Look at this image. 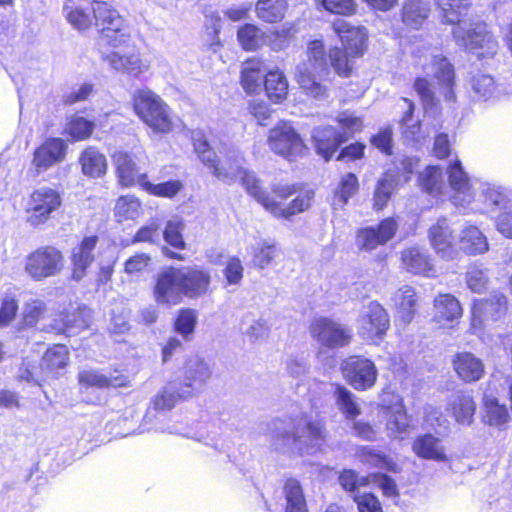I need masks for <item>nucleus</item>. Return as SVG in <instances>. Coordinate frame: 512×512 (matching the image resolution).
I'll list each match as a JSON object with an SVG mask.
<instances>
[{
	"mask_svg": "<svg viewBox=\"0 0 512 512\" xmlns=\"http://www.w3.org/2000/svg\"><path fill=\"white\" fill-rule=\"evenodd\" d=\"M280 420L273 422L271 441L275 449L293 454H309L326 440L328 431L325 421L315 411H305L290 417L283 426Z\"/></svg>",
	"mask_w": 512,
	"mask_h": 512,
	"instance_id": "nucleus-1",
	"label": "nucleus"
},
{
	"mask_svg": "<svg viewBox=\"0 0 512 512\" xmlns=\"http://www.w3.org/2000/svg\"><path fill=\"white\" fill-rule=\"evenodd\" d=\"M437 3L442 11L443 21L455 25L452 34L458 46L479 58L496 54L498 44L493 35L486 31V26L461 19L470 5V0H437Z\"/></svg>",
	"mask_w": 512,
	"mask_h": 512,
	"instance_id": "nucleus-2",
	"label": "nucleus"
},
{
	"mask_svg": "<svg viewBox=\"0 0 512 512\" xmlns=\"http://www.w3.org/2000/svg\"><path fill=\"white\" fill-rule=\"evenodd\" d=\"M249 186L250 195L263 206V208L278 218L290 217L308 210L314 198L312 190L301 192L287 205L283 202L299 190L296 184L275 183L271 187L272 195L265 192L261 186H255V180Z\"/></svg>",
	"mask_w": 512,
	"mask_h": 512,
	"instance_id": "nucleus-3",
	"label": "nucleus"
},
{
	"mask_svg": "<svg viewBox=\"0 0 512 512\" xmlns=\"http://www.w3.org/2000/svg\"><path fill=\"white\" fill-rule=\"evenodd\" d=\"M111 50L103 53L102 59L111 69L137 77L147 72L151 67V62L143 56L140 47L132 36L131 31L120 34L104 44Z\"/></svg>",
	"mask_w": 512,
	"mask_h": 512,
	"instance_id": "nucleus-4",
	"label": "nucleus"
},
{
	"mask_svg": "<svg viewBox=\"0 0 512 512\" xmlns=\"http://www.w3.org/2000/svg\"><path fill=\"white\" fill-rule=\"evenodd\" d=\"M333 30L341 39L344 50L335 47L329 52L332 67L339 75L347 76L352 69V59L363 55L367 39L366 29L351 26L343 19L333 23Z\"/></svg>",
	"mask_w": 512,
	"mask_h": 512,
	"instance_id": "nucleus-5",
	"label": "nucleus"
},
{
	"mask_svg": "<svg viewBox=\"0 0 512 512\" xmlns=\"http://www.w3.org/2000/svg\"><path fill=\"white\" fill-rule=\"evenodd\" d=\"M340 129L332 126L318 127L312 132L316 151L325 161H328L338 147L346 142L355 132L362 129V119L354 113L345 111L337 116Z\"/></svg>",
	"mask_w": 512,
	"mask_h": 512,
	"instance_id": "nucleus-6",
	"label": "nucleus"
},
{
	"mask_svg": "<svg viewBox=\"0 0 512 512\" xmlns=\"http://www.w3.org/2000/svg\"><path fill=\"white\" fill-rule=\"evenodd\" d=\"M133 107L137 116L154 133L166 134L172 130L171 109L167 103L150 89L137 90L133 95Z\"/></svg>",
	"mask_w": 512,
	"mask_h": 512,
	"instance_id": "nucleus-7",
	"label": "nucleus"
},
{
	"mask_svg": "<svg viewBox=\"0 0 512 512\" xmlns=\"http://www.w3.org/2000/svg\"><path fill=\"white\" fill-rule=\"evenodd\" d=\"M219 153L220 155L214 162V166L210 168L212 174L218 180L232 184L240 179L249 195V186L253 183L250 179L255 180L256 187L261 186L254 173L245 168V159L237 148L224 147Z\"/></svg>",
	"mask_w": 512,
	"mask_h": 512,
	"instance_id": "nucleus-8",
	"label": "nucleus"
},
{
	"mask_svg": "<svg viewBox=\"0 0 512 512\" xmlns=\"http://www.w3.org/2000/svg\"><path fill=\"white\" fill-rule=\"evenodd\" d=\"M308 62L298 65L296 79L304 92L316 99L326 94V88L317 80L316 75L326 72L324 45L320 40H314L308 47Z\"/></svg>",
	"mask_w": 512,
	"mask_h": 512,
	"instance_id": "nucleus-9",
	"label": "nucleus"
},
{
	"mask_svg": "<svg viewBox=\"0 0 512 512\" xmlns=\"http://www.w3.org/2000/svg\"><path fill=\"white\" fill-rule=\"evenodd\" d=\"M64 256L54 246H43L30 253L25 260V272L35 281H42L61 273Z\"/></svg>",
	"mask_w": 512,
	"mask_h": 512,
	"instance_id": "nucleus-10",
	"label": "nucleus"
},
{
	"mask_svg": "<svg viewBox=\"0 0 512 512\" xmlns=\"http://www.w3.org/2000/svg\"><path fill=\"white\" fill-rule=\"evenodd\" d=\"M341 371L346 381L359 391L371 389L378 377L374 362L362 356H350L343 360Z\"/></svg>",
	"mask_w": 512,
	"mask_h": 512,
	"instance_id": "nucleus-11",
	"label": "nucleus"
},
{
	"mask_svg": "<svg viewBox=\"0 0 512 512\" xmlns=\"http://www.w3.org/2000/svg\"><path fill=\"white\" fill-rule=\"evenodd\" d=\"M92 9L95 25L99 28L100 45L131 31L119 12L107 2L94 1Z\"/></svg>",
	"mask_w": 512,
	"mask_h": 512,
	"instance_id": "nucleus-12",
	"label": "nucleus"
},
{
	"mask_svg": "<svg viewBox=\"0 0 512 512\" xmlns=\"http://www.w3.org/2000/svg\"><path fill=\"white\" fill-rule=\"evenodd\" d=\"M390 326L386 310L377 302L364 305L358 318V333L369 341H379Z\"/></svg>",
	"mask_w": 512,
	"mask_h": 512,
	"instance_id": "nucleus-13",
	"label": "nucleus"
},
{
	"mask_svg": "<svg viewBox=\"0 0 512 512\" xmlns=\"http://www.w3.org/2000/svg\"><path fill=\"white\" fill-rule=\"evenodd\" d=\"M61 205L62 198L56 190L48 187L39 188L31 195L27 222L34 227L40 226L46 223Z\"/></svg>",
	"mask_w": 512,
	"mask_h": 512,
	"instance_id": "nucleus-14",
	"label": "nucleus"
},
{
	"mask_svg": "<svg viewBox=\"0 0 512 512\" xmlns=\"http://www.w3.org/2000/svg\"><path fill=\"white\" fill-rule=\"evenodd\" d=\"M309 329L313 339L327 348L344 347L352 338L349 328L330 318L321 317L313 320Z\"/></svg>",
	"mask_w": 512,
	"mask_h": 512,
	"instance_id": "nucleus-15",
	"label": "nucleus"
},
{
	"mask_svg": "<svg viewBox=\"0 0 512 512\" xmlns=\"http://www.w3.org/2000/svg\"><path fill=\"white\" fill-rule=\"evenodd\" d=\"M211 376L212 369L204 358L190 357L183 366L182 380L178 383L182 387L181 395L193 397L205 387Z\"/></svg>",
	"mask_w": 512,
	"mask_h": 512,
	"instance_id": "nucleus-16",
	"label": "nucleus"
},
{
	"mask_svg": "<svg viewBox=\"0 0 512 512\" xmlns=\"http://www.w3.org/2000/svg\"><path fill=\"white\" fill-rule=\"evenodd\" d=\"M268 144L272 151L286 158L300 155L305 148L300 135L286 122L270 130Z\"/></svg>",
	"mask_w": 512,
	"mask_h": 512,
	"instance_id": "nucleus-17",
	"label": "nucleus"
},
{
	"mask_svg": "<svg viewBox=\"0 0 512 512\" xmlns=\"http://www.w3.org/2000/svg\"><path fill=\"white\" fill-rule=\"evenodd\" d=\"M428 239L442 258L453 260L458 255V236L447 218H438L428 230Z\"/></svg>",
	"mask_w": 512,
	"mask_h": 512,
	"instance_id": "nucleus-18",
	"label": "nucleus"
},
{
	"mask_svg": "<svg viewBox=\"0 0 512 512\" xmlns=\"http://www.w3.org/2000/svg\"><path fill=\"white\" fill-rule=\"evenodd\" d=\"M398 222L392 217L383 219L376 227L370 226L358 230L356 244L360 250L373 251L394 238Z\"/></svg>",
	"mask_w": 512,
	"mask_h": 512,
	"instance_id": "nucleus-19",
	"label": "nucleus"
},
{
	"mask_svg": "<svg viewBox=\"0 0 512 512\" xmlns=\"http://www.w3.org/2000/svg\"><path fill=\"white\" fill-rule=\"evenodd\" d=\"M153 295L155 301L161 305L173 306L181 303L183 292L177 268L170 267L157 275Z\"/></svg>",
	"mask_w": 512,
	"mask_h": 512,
	"instance_id": "nucleus-20",
	"label": "nucleus"
},
{
	"mask_svg": "<svg viewBox=\"0 0 512 512\" xmlns=\"http://www.w3.org/2000/svg\"><path fill=\"white\" fill-rule=\"evenodd\" d=\"M177 269L183 296L189 299H198L209 292L211 275L208 271L190 266Z\"/></svg>",
	"mask_w": 512,
	"mask_h": 512,
	"instance_id": "nucleus-21",
	"label": "nucleus"
},
{
	"mask_svg": "<svg viewBox=\"0 0 512 512\" xmlns=\"http://www.w3.org/2000/svg\"><path fill=\"white\" fill-rule=\"evenodd\" d=\"M506 304V297L502 294L476 300L472 310V326L477 328L485 322L496 321L505 313Z\"/></svg>",
	"mask_w": 512,
	"mask_h": 512,
	"instance_id": "nucleus-22",
	"label": "nucleus"
},
{
	"mask_svg": "<svg viewBox=\"0 0 512 512\" xmlns=\"http://www.w3.org/2000/svg\"><path fill=\"white\" fill-rule=\"evenodd\" d=\"M449 183L454 191L451 200L456 206H466L474 199V190L471 187L467 173L463 170L461 162L455 160L448 168Z\"/></svg>",
	"mask_w": 512,
	"mask_h": 512,
	"instance_id": "nucleus-23",
	"label": "nucleus"
},
{
	"mask_svg": "<svg viewBox=\"0 0 512 512\" xmlns=\"http://www.w3.org/2000/svg\"><path fill=\"white\" fill-rule=\"evenodd\" d=\"M401 264L407 272L433 277L436 269L433 261L424 248L413 246L405 248L401 251Z\"/></svg>",
	"mask_w": 512,
	"mask_h": 512,
	"instance_id": "nucleus-24",
	"label": "nucleus"
},
{
	"mask_svg": "<svg viewBox=\"0 0 512 512\" xmlns=\"http://www.w3.org/2000/svg\"><path fill=\"white\" fill-rule=\"evenodd\" d=\"M98 242L95 235L87 236L75 246L71 251L72 278L81 280L85 275L88 267L94 262V250Z\"/></svg>",
	"mask_w": 512,
	"mask_h": 512,
	"instance_id": "nucleus-25",
	"label": "nucleus"
},
{
	"mask_svg": "<svg viewBox=\"0 0 512 512\" xmlns=\"http://www.w3.org/2000/svg\"><path fill=\"white\" fill-rule=\"evenodd\" d=\"M67 148L63 139L49 138L35 150L32 163L38 170H47L64 160Z\"/></svg>",
	"mask_w": 512,
	"mask_h": 512,
	"instance_id": "nucleus-26",
	"label": "nucleus"
},
{
	"mask_svg": "<svg viewBox=\"0 0 512 512\" xmlns=\"http://www.w3.org/2000/svg\"><path fill=\"white\" fill-rule=\"evenodd\" d=\"M112 162L115 166L118 181L122 186L129 187L133 184L145 181L146 175L140 174L135 157L125 151H116L112 155Z\"/></svg>",
	"mask_w": 512,
	"mask_h": 512,
	"instance_id": "nucleus-27",
	"label": "nucleus"
},
{
	"mask_svg": "<svg viewBox=\"0 0 512 512\" xmlns=\"http://www.w3.org/2000/svg\"><path fill=\"white\" fill-rule=\"evenodd\" d=\"M412 451L419 458L436 462H447L449 457L440 438L426 433L417 436L412 442Z\"/></svg>",
	"mask_w": 512,
	"mask_h": 512,
	"instance_id": "nucleus-28",
	"label": "nucleus"
},
{
	"mask_svg": "<svg viewBox=\"0 0 512 512\" xmlns=\"http://www.w3.org/2000/svg\"><path fill=\"white\" fill-rule=\"evenodd\" d=\"M452 364L457 376L466 383L480 380L485 372L482 360L470 352L457 353Z\"/></svg>",
	"mask_w": 512,
	"mask_h": 512,
	"instance_id": "nucleus-29",
	"label": "nucleus"
},
{
	"mask_svg": "<svg viewBox=\"0 0 512 512\" xmlns=\"http://www.w3.org/2000/svg\"><path fill=\"white\" fill-rule=\"evenodd\" d=\"M458 250L467 255H481L489 250V243L482 231L474 225L463 226L458 236Z\"/></svg>",
	"mask_w": 512,
	"mask_h": 512,
	"instance_id": "nucleus-30",
	"label": "nucleus"
},
{
	"mask_svg": "<svg viewBox=\"0 0 512 512\" xmlns=\"http://www.w3.org/2000/svg\"><path fill=\"white\" fill-rule=\"evenodd\" d=\"M382 413L386 419V431L390 438H399L409 428V419L401 400L390 406H382Z\"/></svg>",
	"mask_w": 512,
	"mask_h": 512,
	"instance_id": "nucleus-31",
	"label": "nucleus"
},
{
	"mask_svg": "<svg viewBox=\"0 0 512 512\" xmlns=\"http://www.w3.org/2000/svg\"><path fill=\"white\" fill-rule=\"evenodd\" d=\"M447 410L457 423L470 425L473 422L476 403L469 392L459 391L450 398Z\"/></svg>",
	"mask_w": 512,
	"mask_h": 512,
	"instance_id": "nucleus-32",
	"label": "nucleus"
},
{
	"mask_svg": "<svg viewBox=\"0 0 512 512\" xmlns=\"http://www.w3.org/2000/svg\"><path fill=\"white\" fill-rule=\"evenodd\" d=\"M427 73H432L438 80L439 85L443 86L444 96L447 100L454 99L452 85L454 83V68L447 58L440 55L433 56L429 65L426 66Z\"/></svg>",
	"mask_w": 512,
	"mask_h": 512,
	"instance_id": "nucleus-33",
	"label": "nucleus"
},
{
	"mask_svg": "<svg viewBox=\"0 0 512 512\" xmlns=\"http://www.w3.org/2000/svg\"><path fill=\"white\" fill-rule=\"evenodd\" d=\"M82 173L91 178H99L106 174L107 160L96 147L88 146L79 156Z\"/></svg>",
	"mask_w": 512,
	"mask_h": 512,
	"instance_id": "nucleus-34",
	"label": "nucleus"
},
{
	"mask_svg": "<svg viewBox=\"0 0 512 512\" xmlns=\"http://www.w3.org/2000/svg\"><path fill=\"white\" fill-rule=\"evenodd\" d=\"M435 319L438 323L446 325L462 316V307L459 301L451 294L439 295L434 301Z\"/></svg>",
	"mask_w": 512,
	"mask_h": 512,
	"instance_id": "nucleus-35",
	"label": "nucleus"
},
{
	"mask_svg": "<svg viewBox=\"0 0 512 512\" xmlns=\"http://www.w3.org/2000/svg\"><path fill=\"white\" fill-rule=\"evenodd\" d=\"M78 380L82 385L97 388L123 387L127 383V378L122 374L108 376L97 370H84L80 372Z\"/></svg>",
	"mask_w": 512,
	"mask_h": 512,
	"instance_id": "nucleus-36",
	"label": "nucleus"
},
{
	"mask_svg": "<svg viewBox=\"0 0 512 512\" xmlns=\"http://www.w3.org/2000/svg\"><path fill=\"white\" fill-rule=\"evenodd\" d=\"M69 352L66 346L58 344L47 349L41 361V369L47 376H54L68 364Z\"/></svg>",
	"mask_w": 512,
	"mask_h": 512,
	"instance_id": "nucleus-37",
	"label": "nucleus"
},
{
	"mask_svg": "<svg viewBox=\"0 0 512 512\" xmlns=\"http://www.w3.org/2000/svg\"><path fill=\"white\" fill-rule=\"evenodd\" d=\"M288 9L287 0H258L255 5L256 16L266 23L280 22Z\"/></svg>",
	"mask_w": 512,
	"mask_h": 512,
	"instance_id": "nucleus-38",
	"label": "nucleus"
},
{
	"mask_svg": "<svg viewBox=\"0 0 512 512\" xmlns=\"http://www.w3.org/2000/svg\"><path fill=\"white\" fill-rule=\"evenodd\" d=\"M430 7L424 0H407L402 8V21L406 26L418 29L427 19Z\"/></svg>",
	"mask_w": 512,
	"mask_h": 512,
	"instance_id": "nucleus-39",
	"label": "nucleus"
},
{
	"mask_svg": "<svg viewBox=\"0 0 512 512\" xmlns=\"http://www.w3.org/2000/svg\"><path fill=\"white\" fill-rule=\"evenodd\" d=\"M142 213V204L133 195L121 196L115 203L114 216L119 223L136 220L141 217Z\"/></svg>",
	"mask_w": 512,
	"mask_h": 512,
	"instance_id": "nucleus-40",
	"label": "nucleus"
},
{
	"mask_svg": "<svg viewBox=\"0 0 512 512\" xmlns=\"http://www.w3.org/2000/svg\"><path fill=\"white\" fill-rule=\"evenodd\" d=\"M296 33L297 29L295 24L285 23L266 34L265 44L276 52L285 50L294 40Z\"/></svg>",
	"mask_w": 512,
	"mask_h": 512,
	"instance_id": "nucleus-41",
	"label": "nucleus"
},
{
	"mask_svg": "<svg viewBox=\"0 0 512 512\" xmlns=\"http://www.w3.org/2000/svg\"><path fill=\"white\" fill-rule=\"evenodd\" d=\"M483 420L489 425H501L508 421L509 413L505 405L500 404L493 395L484 394L483 398Z\"/></svg>",
	"mask_w": 512,
	"mask_h": 512,
	"instance_id": "nucleus-42",
	"label": "nucleus"
},
{
	"mask_svg": "<svg viewBox=\"0 0 512 512\" xmlns=\"http://www.w3.org/2000/svg\"><path fill=\"white\" fill-rule=\"evenodd\" d=\"M285 512H308L302 487L296 479H288L284 485Z\"/></svg>",
	"mask_w": 512,
	"mask_h": 512,
	"instance_id": "nucleus-43",
	"label": "nucleus"
},
{
	"mask_svg": "<svg viewBox=\"0 0 512 512\" xmlns=\"http://www.w3.org/2000/svg\"><path fill=\"white\" fill-rule=\"evenodd\" d=\"M265 90L269 99L275 103L284 100L288 94V82L279 70L270 71L265 78Z\"/></svg>",
	"mask_w": 512,
	"mask_h": 512,
	"instance_id": "nucleus-44",
	"label": "nucleus"
},
{
	"mask_svg": "<svg viewBox=\"0 0 512 512\" xmlns=\"http://www.w3.org/2000/svg\"><path fill=\"white\" fill-rule=\"evenodd\" d=\"M266 34L256 25L245 24L239 28L237 38L243 49L254 51L265 44Z\"/></svg>",
	"mask_w": 512,
	"mask_h": 512,
	"instance_id": "nucleus-45",
	"label": "nucleus"
},
{
	"mask_svg": "<svg viewBox=\"0 0 512 512\" xmlns=\"http://www.w3.org/2000/svg\"><path fill=\"white\" fill-rule=\"evenodd\" d=\"M358 457L363 464L392 472L397 471V464L391 458L371 447L363 446L358 452Z\"/></svg>",
	"mask_w": 512,
	"mask_h": 512,
	"instance_id": "nucleus-46",
	"label": "nucleus"
},
{
	"mask_svg": "<svg viewBox=\"0 0 512 512\" xmlns=\"http://www.w3.org/2000/svg\"><path fill=\"white\" fill-rule=\"evenodd\" d=\"M182 387L178 383L166 384L154 397L152 403L156 410H170L178 399H188L181 395Z\"/></svg>",
	"mask_w": 512,
	"mask_h": 512,
	"instance_id": "nucleus-47",
	"label": "nucleus"
},
{
	"mask_svg": "<svg viewBox=\"0 0 512 512\" xmlns=\"http://www.w3.org/2000/svg\"><path fill=\"white\" fill-rule=\"evenodd\" d=\"M399 314L405 323H410L414 312L417 296L415 290L410 286L400 288L395 294Z\"/></svg>",
	"mask_w": 512,
	"mask_h": 512,
	"instance_id": "nucleus-48",
	"label": "nucleus"
},
{
	"mask_svg": "<svg viewBox=\"0 0 512 512\" xmlns=\"http://www.w3.org/2000/svg\"><path fill=\"white\" fill-rule=\"evenodd\" d=\"M95 126L93 121L74 115L67 121L64 131L74 141H83L92 135Z\"/></svg>",
	"mask_w": 512,
	"mask_h": 512,
	"instance_id": "nucleus-49",
	"label": "nucleus"
},
{
	"mask_svg": "<svg viewBox=\"0 0 512 512\" xmlns=\"http://www.w3.org/2000/svg\"><path fill=\"white\" fill-rule=\"evenodd\" d=\"M395 189V177L388 172L377 181L373 194V207L376 210H382L386 207Z\"/></svg>",
	"mask_w": 512,
	"mask_h": 512,
	"instance_id": "nucleus-50",
	"label": "nucleus"
},
{
	"mask_svg": "<svg viewBox=\"0 0 512 512\" xmlns=\"http://www.w3.org/2000/svg\"><path fill=\"white\" fill-rule=\"evenodd\" d=\"M335 396L336 403L346 418L353 420L361 414L355 395L346 387L338 385Z\"/></svg>",
	"mask_w": 512,
	"mask_h": 512,
	"instance_id": "nucleus-51",
	"label": "nucleus"
},
{
	"mask_svg": "<svg viewBox=\"0 0 512 512\" xmlns=\"http://www.w3.org/2000/svg\"><path fill=\"white\" fill-rule=\"evenodd\" d=\"M261 67L262 62L257 59H251L244 63L241 81L247 92H255L260 87Z\"/></svg>",
	"mask_w": 512,
	"mask_h": 512,
	"instance_id": "nucleus-52",
	"label": "nucleus"
},
{
	"mask_svg": "<svg viewBox=\"0 0 512 512\" xmlns=\"http://www.w3.org/2000/svg\"><path fill=\"white\" fill-rule=\"evenodd\" d=\"M279 256L278 247L269 242H262L253 251V264L259 269H265Z\"/></svg>",
	"mask_w": 512,
	"mask_h": 512,
	"instance_id": "nucleus-53",
	"label": "nucleus"
},
{
	"mask_svg": "<svg viewBox=\"0 0 512 512\" xmlns=\"http://www.w3.org/2000/svg\"><path fill=\"white\" fill-rule=\"evenodd\" d=\"M402 101L407 107V111L405 112V114L402 118V124L404 126L403 134L407 140L419 142L421 139H424L426 136L424 134H422L421 125L419 122L411 123L412 122V114L414 111V104L412 101H410L406 98H403Z\"/></svg>",
	"mask_w": 512,
	"mask_h": 512,
	"instance_id": "nucleus-54",
	"label": "nucleus"
},
{
	"mask_svg": "<svg viewBox=\"0 0 512 512\" xmlns=\"http://www.w3.org/2000/svg\"><path fill=\"white\" fill-rule=\"evenodd\" d=\"M192 140L194 150L202 163L209 169L214 166V162L218 158V155L212 150L209 143L205 139L204 135L200 131L193 132Z\"/></svg>",
	"mask_w": 512,
	"mask_h": 512,
	"instance_id": "nucleus-55",
	"label": "nucleus"
},
{
	"mask_svg": "<svg viewBox=\"0 0 512 512\" xmlns=\"http://www.w3.org/2000/svg\"><path fill=\"white\" fill-rule=\"evenodd\" d=\"M466 282L470 290L482 293L487 289L489 278L487 270L477 266H471L466 272Z\"/></svg>",
	"mask_w": 512,
	"mask_h": 512,
	"instance_id": "nucleus-56",
	"label": "nucleus"
},
{
	"mask_svg": "<svg viewBox=\"0 0 512 512\" xmlns=\"http://www.w3.org/2000/svg\"><path fill=\"white\" fill-rule=\"evenodd\" d=\"M358 189V180L353 173L346 174L339 183L335 192L337 205L344 206L349 198L356 193Z\"/></svg>",
	"mask_w": 512,
	"mask_h": 512,
	"instance_id": "nucleus-57",
	"label": "nucleus"
},
{
	"mask_svg": "<svg viewBox=\"0 0 512 512\" xmlns=\"http://www.w3.org/2000/svg\"><path fill=\"white\" fill-rule=\"evenodd\" d=\"M161 229L157 220H150L147 224L140 227L135 233L132 243H151L156 244L160 241Z\"/></svg>",
	"mask_w": 512,
	"mask_h": 512,
	"instance_id": "nucleus-58",
	"label": "nucleus"
},
{
	"mask_svg": "<svg viewBox=\"0 0 512 512\" xmlns=\"http://www.w3.org/2000/svg\"><path fill=\"white\" fill-rule=\"evenodd\" d=\"M184 229V223L181 220L173 219L167 222L163 231L165 241L177 249L185 248L181 232Z\"/></svg>",
	"mask_w": 512,
	"mask_h": 512,
	"instance_id": "nucleus-59",
	"label": "nucleus"
},
{
	"mask_svg": "<svg viewBox=\"0 0 512 512\" xmlns=\"http://www.w3.org/2000/svg\"><path fill=\"white\" fill-rule=\"evenodd\" d=\"M142 186L150 194L166 198L174 197L182 188V184L179 181H167L159 184L144 181Z\"/></svg>",
	"mask_w": 512,
	"mask_h": 512,
	"instance_id": "nucleus-60",
	"label": "nucleus"
},
{
	"mask_svg": "<svg viewBox=\"0 0 512 512\" xmlns=\"http://www.w3.org/2000/svg\"><path fill=\"white\" fill-rule=\"evenodd\" d=\"M442 172L436 166H429L420 174V181L423 188L433 194L441 189Z\"/></svg>",
	"mask_w": 512,
	"mask_h": 512,
	"instance_id": "nucleus-61",
	"label": "nucleus"
},
{
	"mask_svg": "<svg viewBox=\"0 0 512 512\" xmlns=\"http://www.w3.org/2000/svg\"><path fill=\"white\" fill-rule=\"evenodd\" d=\"M197 323V314L193 309H182L175 321V329L182 336L192 334Z\"/></svg>",
	"mask_w": 512,
	"mask_h": 512,
	"instance_id": "nucleus-62",
	"label": "nucleus"
},
{
	"mask_svg": "<svg viewBox=\"0 0 512 512\" xmlns=\"http://www.w3.org/2000/svg\"><path fill=\"white\" fill-rule=\"evenodd\" d=\"M241 330L251 340H257L267 334L268 327L264 320L251 319L249 316H246L242 320Z\"/></svg>",
	"mask_w": 512,
	"mask_h": 512,
	"instance_id": "nucleus-63",
	"label": "nucleus"
},
{
	"mask_svg": "<svg viewBox=\"0 0 512 512\" xmlns=\"http://www.w3.org/2000/svg\"><path fill=\"white\" fill-rule=\"evenodd\" d=\"M244 267L237 257H230L225 265L223 274L227 285H240L243 279Z\"/></svg>",
	"mask_w": 512,
	"mask_h": 512,
	"instance_id": "nucleus-64",
	"label": "nucleus"
}]
</instances>
